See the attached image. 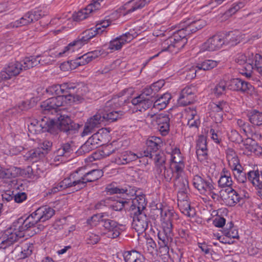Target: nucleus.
<instances>
[{
  "mask_svg": "<svg viewBox=\"0 0 262 262\" xmlns=\"http://www.w3.org/2000/svg\"><path fill=\"white\" fill-rule=\"evenodd\" d=\"M227 227L226 229L223 231V234L226 236L231 237L232 239L235 238H238L239 235L238 231L236 229L233 228V224L232 222H230L227 224Z\"/></svg>",
  "mask_w": 262,
  "mask_h": 262,
  "instance_id": "nucleus-50",
  "label": "nucleus"
},
{
  "mask_svg": "<svg viewBox=\"0 0 262 262\" xmlns=\"http://www.w3.org/2000/svg\"><path fill=\"white\" fill-rule=\"evenodd\" d=\"M19 62L9 64L0 73V82L12 80L23 71Z\"/></svg>",
  "mask_w": 262,
  "mask_h": 262,
  "instance_id": "nucleus-16",
  "label": "nucleus"
},
{
  "mask_svg": "<svg viewBox=\"0 0 262 262\" xmlns=\"http://www.w3.org/2000/svg\"><path fill=\"white\" fill-rule=\"evenodd\" d=\"M243 39V35L238 31H232L229 33L226 37V44L231 46L236 45Z\"/></svg>",
  "mask_w": 262,
  "mask_h": 262,
  "instance_id": "nucleus-40",
  "label": "nucleus"
},
{
  "mask_svg": "<svg viewBox=\"0 0 262 262\" xmlns=\"http://www.w3.org/2000/svg\"><path fill=\"white\" fill-rule=\"evenodd\" d=\"M178 205L181 211L189 217H193L195 215V209L191 207L190 203L187 201L178 202Z\"/></svg>",
  "mask_w": 262,
  "mask_h": 262,
  "instance_id": "nucleus-39",
  "label": "nucleus"
},
{
  "mask_svg": "<svg viewBox=\"0 0 262 262\" xmlns=\"http://www.w3.org/2000/svg\"><path fill=\"white\" fill-rule=\"evenodd\" d=\"M100 55V51L98 50L90 52L76 58L74 60V63L76 66H83L88 63L93 59L99 57Z\"/></svg>",
  "mask_w": 262,
  "mask_h": 262,
  "instance_id": "nucleus-28",
  "label": "nucleus"
},
{
  "mask_svg": "<svg viewBox=\"0 0 262 262\" xmlns=\"http://www.w3.org/2000/svg\"><path fill=\"white\" fill-rule=\"evenodd\" d=\"M123 256L125 262H144V257L136 250L124 251Z\"/></svg>",
  "mask_w": 262,
  "mask_h": 262,
  "instance_id": "nucleus-31",
  "label": "nucleus"
},
{
  "mask_svg": "<svg viewBox=\"0 0 262 262\" xmlns=\"http://www.w3.org/2000/svg\"><path fill=\"white\" fill-rule=\"evenodd\" d=\"M34 15L31 14L30 12L26 13L19 19L16 20L14 22L11 23L10 26L12 28L19 27L25 25H28L29 24L34 21Z\"/></svg>",
  "mask_w": 262,
  "mask_h": 262,
  "instance_id": "nucleus-36",
  "label": "nucleus"
},
{
  "mask_svg": "<svg viewBox=\"0 0 262 262\" xmlns=\"http://www.w3.org/2000/svg\"><path fill=\"white\" fill-rule=\"evenodd\" d=\"M241 168L237 165L232 167L235 178L239 183H244L248 180V174L241 170Z\"/></svg>",
  "mask_w": 262,
  "mask_h": 262,
  "instance_id": "nucleus-45",
  "label": "nucleus"
},
{
  "mask_svg": "<svg viewBox=\"0 0 262 262\" xmlns=\"http://www.w3.org/2000/svg\"><path fill=\"white\" fill-rule=\"evenodd\" d=\"M101 225L103 227L101 234L106 235L108 238H116L120 235L122 232L121 227L122 225L115 220H103Z\"/></svg>",
  "mask_w": 262,
  "mask_h": 262,
  "instance_id": "nucleus-12",
  "label": "nucleus"
},
{
  "mask_svg": "<svg viewBox=\"0 0 262 262\" xmlns=\"http://www.w3.org/2000/svg\"><path fill=\"white\" fill-rule=\"evenodd\" d=\"M101 8L100 4L96 0H93L84 9H81L73 14V19L76 21L82 20L88 18L90 15Z\"/></svg>",
  "mask_w": 262,
  "mask_h": 262,
  "instance_id": "nucleus-20",
  "label": "nucleus"
},
{
  "mask_svg": "<svg viewBox=\"0 0 262 262\" xmlns=\"http://www.w3.org/2000/svg\"><path fill=\"white\" fill-rule=\"evenodd\" d=\"M226 84L224 81H221L214 88L213 92L216 96H220L225 93Z\"/></svg>",
  "mask_w": 262,
  "mask_h": 262,
  "instance_id": "nucleus-54",
  "label": "nucleus"
},
{
  "mask_svg": "<svg viewBox=\"0 0 262 262\" xmlns=\"http://www.w3.org/2000/svg\"><path fill=\"white\" fill-rule=\"evenodd\" d=\"M195 89L194 86H186L184 88L178 100L180 105L184 106L189 104L194 100Z\"/></svg>",
  "mask_w": 262,
  "mask_h": 262,
  "instance_id": "nucleus-23",
  "label": "nucleus"
},
{
  "mask_svg": "<svg viewBox=\"0 0 262 262\" xmlns=\"http://www.w3.org/2000/svg\"><path fill=\"white\" fill-rule=\"evenodd\" d=\"M100 240V236L98 235L93 233H89L86 236V242L88 244H96L99 242Z\"/></svg>",
  "mask_w": 262,
  "mask_h": 262,
  "instance_id": "nucleus-57",
  "label": "nucleus"
},
{
  "mask_svg": "<svg viewBox=\"0 0 262 262\" xmlns=\"http://www.w3.org/2000/svg\"><path fill=\"white\" fill-rule=\"evenodd\" d=\"M21 168L16 167H10L6 169V179H11L20 176Z\"/></svg>",
  "mask_w": 262,
  "mask_h": 262,
  "instance_id": "nucleus-52",
  "label": "nucleus"
},
{
  "mask_svg": "<svg viewBox=\"0 0 262 262\" xmlns=\"http://www.w3.org/2000/svg\"><path fill=\"white\" fill-rule=\"evenodd\" d=\"M91 140H87L84 144H83L80 149L79 151L81 153L83 154L88 153L90 151L95 149L96 148V146H94V145H91V143H90Z\"/></svg>",
  "mask_w": 262,
  "mask_h": 262,
  "instance_id": "nucleus-61",
  "label": "nucleus"
},
{
  "mask_svg": "<svg viewBox=\"0 0 262 262\" xmlns=\"http://www.w3.org/2000/svg\"><path fill=\"white\" fill-rule=\"evenodd\" d=\"M248 180L257 189L262 188L260 171L259 170H251L248 172Z\"/></svg>",
  "mask_w": 262,
  "mask_h": 262,
  "instance_id": "nucleus-33",
  "label": "nucleus"
},
{
  "mask_svg": "<svg viewBox=\"0 0 262 262\" xmlns=\"http://www.w3.org/2000/svg\"><path fill=\"white\" fill-rule=\"evenodd\" d=\"M65 85H53L48 87L46 91L47 92L52 94L57 95L56 97L50 98L42 102L40 106L44 113L46 114L47 111H56L59 107H62L60 110L64 109L63 107L71 105L74 103L81 102L83 99V97L80 95H72L68 94L61 95L64 94L62 89L65 88Z\"/></svg>",
  "mask_w": 262,
  "mask_h": 262,
  "instance_id": "nucleus-2",
  "label": "nucleus"
},
{
  "mask_svg": "<svg viewBox=\"0 0 262 262\" xmlns=\"http://www.w3.org/2000/svg\"><path fill=\"white\" fill-rule=\"evenodd\" d=\"M60 148L64 152L65 157H69L73 152V148L69 142L65 143L61 145Z\"/></svg>",
  "mask_w": 262,
  "mask_h": 262,
  "instance_id": "nucleus-64",
  "label": "nucleus"
},
{
  "mask_svg": "<svg viewBox=\"0 0 262 262\" xmlns=\"http://www.w3.org/2000/svg\"><path fill=\"white\" fill-rule=\"evenodd\" d=\"M139 158H140V156H138L131 151H126L123 154L116 158L114 162L118 165H124L135 161Z\"/></svg>",
  "mask_w": 262,
  "mask_h": 262,
  "instance_id": "nucleus-30",
  "label": "nucleus"
},
{
  "mask_svg": "<svg viewBox=\"0 0 262 262\" xmlns=\"http://www.w3.org/2000/svg\"><path fill=\"white\" fill-rule=\"evenodd\" d=\"M151 156L149 157L154 160L157 169L165 166L166 157L163 152L158 151Z\"/></svg>",
  "mask_w": 262,
  "mask_h": 262,
  "instance_id": "nucleus-47",
  "label": "nucleus"
},
{
  "mask_svg": "<svg viewBox=\"0 0 262 262\" xmlns=\"http://www.w3.org/2000/svg\"><path fill=\"white\" fill-rule=\"evenodd\" d=\"M174 186L178 190L189 191L188 181L186 178H174Z\"/></svg>",
  "mask_w": 262,
  "mask_h": 262,
  "instance_id": "nucleus-48",
  "label": "nucleus"
},
{
  "mask_svg": "<svg viewBox=\"0 0 262 262\" xmlns=\"http://www.w3.org/2000/svg\"><path fill=\"white\" fill-rule=\"evenodd\" d=\"M155 94L151 89V86L146 88L143 93L135 97L132 100V103L134 105V110L142 112L148 108L152 104V101L150 100L149 96Z\"/></svg>",
  "mask_w": 262,
  "mask_h": 262,
  "instance_id": "nucleus-10",
  "label": "nucleus"
},
{
  "mask_svg": "<svg viewBox=\"0 0 262 262\" xmlns=\"http://www.w3.org/2000/svg\"><path fill=\"white\" fill-rule=\"evenodd\" d=\"M163 143L161 138L152 136L148 139L146 141V148L144 150L143 155L141 154L142 157L151 156L159 151L160 148L163 146Z\"/></svg>",
  "mask_w": 262,
  "mask_h": 262,
  "instance_id": "nucleus-18",
  "label": "nucleus"
},
{
  "mask_svg": "<svg viewBox=\"0 0 262 262\" xmlns=\"http://www.w3.org/2000/svg\"><path fill=\"white\" fill-rule=\"evenodd\" d=\"M38 58L39 57L30 56L26 57L22 61L19 62L21 65L22 70H26L39 64Z\"/></svg>",
  "mask_w": 262,
  "mask_h": 262,
  "instance_id": "nucleus-43",
  "label": "nucleus"
},
{
  "mask_svg": "<svg viewBox=\"0 0 262 262\" xmlns=\"http://www.w3.org/2000/svg\"><path fill=\"white\" fill-rule=\"evenodd\" d=\"M232 183L233 182L230 172L225 168H224L221 173L220 179L218 181L219 186L220 187H227L231 188Z\"/></svg>",
  "mask_w": 262,
  "mask_h": 262,
  "instance_id": "nucleus-35",
  "label": "nucleus"
},
{
  "mask_svg": "<svg viewBox=\"0 0 262 262\" xmlns=\"http://www.w3.org/2000/svg\"><path fill=\"white\" fill-rule=\"evenodd\" d=\"M157 171L158 174H161V175L164 177L165 181L168 182L171 181L174 176H175L174 171L172 168L170 167L169 168H166L165 166L160 167V168L157 169Z\"/></svg>",
  "mask_w": 262,
  "mask_h": 262,
  "instance_id": "nucleus-46",
  "label": "nucleus"
},
{
  "mask_svg": "<svg viewBox=\"0 0 262 262\" xmlns=\"http://www.w3.org/2000/svg\"><path fill=\"white\" fill-rule=\"evenodd\" d=\"M193 185L201 193H204L207 191L213 189L214 184L212 179L209 176L195 175L192 180Z\"/></svg>",
  "mask_w": 262,
  "mask_h": 262,
  "instance_id": "nucleus-15",
  "label": "nucleus"
},
{
  "mask_svg": "<svg viewBox=\"0 0 262 262\" xmlns=\"http://www.w3.org/2000/svg\"><path fill=\"white\" fill-rule=\"evenodd\" d=\"M152 211L157 216L160 215L162 231H165L166 229H173V221L179 219L178 215L173 209L163 208L162 205L159 203L156 204V208H153Z\"/></svg>",
  "mask_w": 262,
  "mask_h": 262,
  "instance_id": "nucleus-8",
  "label": "nucleus"
},
{
  "mask_svg": "<svg viewBox=\"0 0 262 262\" xmlns=\"http://www.w3.org/2000/svg\"><path fill=\"white\" fill-rule=\"evenodd\" d=\"M185 250L183 248H171L169 257L172 262H181Z\"/></svg>",
  "mask_w": 262,
  "mask_h": 262,
  "instance_id": "nucleus-49",
  "label": "nucleus"
},
{
  "mask_svg": "<svg viewBox=\"0 0 262 262\" xmlns=\"http://www.w3.org/2000/svg\"><path fill=\"white\" fill-rule=\"evenodd\" d=\"M227 86L233 91H241L250 94L254 91V87L250 83L239 78L231 79L228 82Z\"/></svg>",
  "mask_w": 262,
  "mask_h": 262,
  "instance_id": "nucleus-17",
  "label": "nucleus"
},
{
  "mask_svg": "<svg viewBox=\"0 0 262 262\" xmlns=\"http://www.w3.org/2000/svg\"><path fill=\"white\" fill-rule=\"evenodd\" d=\"M172 13L167 10H161L159 14V21L160 23L168 20L172 16Z\"/></svg>",
  "mask_w": 262,
  "mask_h": 262,
  "instance_id": "nucleus-62",
  "label": "nucleus"
},
{
  "mask_svg": "<svg viewBox=\"0 0 262 262\" xmlns=\"http://www.w3.org/2000/svg\"><path fill=\"white\" fill-rule=\"evenodd\" d=\"M98 34V31L96 30L95 27H94L84 31L81 36H79L77 40L81 43V46H83L84 44L86 43L90 39Z\"/></svg>",
  "mask_w": 262,
  "mask_h": 262,
  "instance_id": "nucleus-37",
  "label": "nucleus"
},
{
  "mask_svg": "<svg viewBox=\"0 0 262 262\" xmlns=\"http://www.w3.org/2000/svg\"><path fill=\"white\" fill-rule=\"evenodd\" d=\"M29 157L32 159L42 158L44 156V153L41 148H37L29 151Z\"/></svg>",
  "mask_w": 262,
  "mask_h": 262,
  "instance_id": "nucleus-59",
  "label": "nucleus"
},
{
  "mask_svg": "<svg viewBox=\"0 0 262 262\" xmlns=\"http://www.w3.org/2000/svg\"><path fill=\"white\" fill-rule=\"evenodd\" d=\"M82 47L81 43L76 39L65 47L62 51L59 52L56 51L54 57H61L69 56L76 51L78 50Z\"/></svg>",
  "mask_w": 262,
  "mask_h": 262,
  "instance_id": "nucleus-25",
  "label": "nucleus"
},
{
  "mask_svg": "<svg viewBox=\"0 0 262 262\" xmlns=\"http://www.w3.org/2000/svg\"><path fill=\"white\" fill-rule=\"evenodd\" d=\"M170 93H166L156 100L154 104V108L158 110L164 108L171 99Z\"/></svg>",
  "mask_w": 262,
  "mask_h": 262,
  "instance_id": "nucleus-41",
  "label": "nucleus"
},
{
  "mask_svg": "<svg viewBox=\"0 0 262 262\" xmlns=\"http://www.w3.org/2000/svg\"><path fill=\"white\" fill-rule=\"evenodd\" d=\"M206 25L203 19L192 20L188 19L182 23V28L173 33L172 35L162 43L163 51H168L171 53H178L187 42L186 36L190 33L195 32Z\"/></svg>",
  "mask_w": 262,
  "mask_h": 262,
  "instance_id": "nucleus-1",
  "label": "nucleus"
},
{
  "mask_svg": "<svg viewBox=\"0 0 262 262\" xmlns=\"http://www.w3.org/2000/svg\"><path fill=\"white\" fill-rule=\"evenodd\" d=\"M208 152L207 138L204 135H200L196 146V154L198 160L201 162L206 161L208 157Z\"/></svg>",
  "mask_w": 262,
  "mask_h": 262,
  "instance_id": "nucleus-21",
  "label": "nucleus"
},
{
  "mask_svg": "<svg viewBox=\"0 0 262 262\" xmlns=\"http://www.w3.org/2000/svg\"><path fill=\"white\" fill-rule=\"evenodd\" d=\"M33 248V246L32 244H25L23 247L20 259L24 260L25 258L30 256L32 254Z\"/></svg>",
  "mask_w": 262,
  "mask_h": 262,
  "instance_id": "nucleus-53",
  "label": "nucleus"
},
{
  "mask_svg": "<svg viewBox=\"0 0 262 262\" xmlns=\"http://www.w3.org/2000/svg\"><path fill=\"white\" fill-rule=\"evenodd\" d=\"M20 176L28 178L36 179L40 177V173L37 171H35V167L28 166L25 168H21Z\"/></svg>",
  "mask_w": 262,
  "mask_h": 262,
  "instance_id": "nucleus-44",
  "label": "nucleus"
},
{
  "mask_svg": "<svg viewBox=\"0 0 262 262\" xmlns=\"http://www.w3.org/2000/svg\"><path fill=\"white\" fill-rule=\"evenodd\" d=\"M122 189L118 187H116L114 184H111L108 185L105 189L107 194H120L122 195Z\"/></svg>",
  "mask_w": 262,
  "mask_h": 262,
  "instance_id": "nucleus-55",
  "label": "nucleus"
},
{
  "mask_svg": "<svg viewBox=\"0 0 262 262\" xmlns=\"http://www.w3.org/2000/svg\"><path fill=\"white\" fill-rule=\"evenodd\" d=\"M70 14H62V16L58 15L51 20L50 24L53 26H59L61 24H64L66 23V21H71L70 20Z\"/></svg>",
  "mask_w": 262,
  "mask_h": 262,
  "instance_id": "nucleus-51",
  "label": "nucleus"
},
{
  "mask_svg": "<svg viewBox=\"0 0 262 262\" xmlns=\"http://www.w3.org/2000/svg\"><path fill=\"white\" fill-rule=\"evenodd\" d=\"M201 124L199 116H191V119H188L187 125L190 128H198Z\"/></svg>",
  "mask_w": 262,
  "mask_h": 262,
  "instance_id": "nucleus-60",
  "label": "nucleus"
},
{
  "mask_svg": "<svg viewBox=\"0 0 262 262\" xmlns=\"http://www.w3.org/2000/svg\"><path fill=\"white\" fill-rule=\"evenodd\" d=\"M171 164L170 167L172 168L175 174V178L178 179L182 177L185 167L184 163L183 161L179 160L177 161L175 157L172 155L171 156Z\"/></svg>",
  "mask_w": 262,
  "mask_h": 262,
  "instance_id": "nucleus-34",
  "label": "nucleus"
},
{
  "mask_svg": "<svg viewBox=\"0 0 262 262\" xmlns=\"http://www.w3.org/2000/svg\"><path fill=\"white\" fill-rule=\"evenodd\" d=\"M229 108L228 105L224 101L210 103L208 105L209 113L211 114L225 115L229 112Z\"/></svg>",
  "mask_w": 262,
  "mask_h": 262,
  "instance_id": "nucleus-29",
  "label": "nucleus"
},
{
  "mask_svg": "<svg viewBox=\"0 0 262 262\" xmlns=\"http://www.w3.org/2000/svg\"><path fill=\"white\" fill-rule=\"evenodd\" d=\"M217 65V62L215 60H206L202 62L201 64L198 65L196 67H192L190 69L191 72H192V75L191 76L192 77H194L196 76V72L197 68L198 70H209L212 69Z\"/></svg>",
  "mask_w": 262,
  "mask_h": 262,
  "instance_id": "nucleus-32",
  "label": "nucleus"
},
{
  "mask_svg": "<svg viewBox=\"0 0 262 262\" xmlns=\"http://www.w3.org/2000/svg\"><path fill=\"white\" fill-rule=\"evenodd\" d=\"M72 180L71 173L68 177L64 178L63 180L57 184H55L54 186L49 190V194H54L57 192L67 189L71 188L73 192H76L75 189V185Z\"/></svg>",
  "mask_w": 262,
  "mask_h": 262,
  "instance_id": "nucleus-22",
  "label": "nucleus"
},
{
  "mask_svg": "<svg viewBox=\"0 0 262 262\" xmlns=\"http://www.w3.org/2000/svg\"><path fill=\"white\" fill-rule=\"evenodd\" d=\"M54 214L55 210L52 208L47 205L40 207L31 214V217H32L35 226H37L36 230H34L35 232L37 233L42 231L44 228V226L38 224V223L44 222L49 220Z\"/></svg>",
  "mask_w": 262,
  "mask_h": 262,
  "instance_id": "nucleus-9",
  "label": "nucleus"
},
{
  "mask_svg": "<svg viewBox=\"0 0 262 262\" xmlns=\"http://www.w3.org/2000/svg\"><path fill=\"white\" fill-rule=\"evenodd\" d=\"M132 204L130 206V213L145 212L146 202L145 195L136 196L132 201Z\"/></svg>",
  "mask_w": 262,
  "mask_h": 262,
  "instance_id": "nucleus-24",
  "label": "nucleus"
},
{
  "mask_svg": "<svg viewBox=\"0 0 262 262\" xmlns=\"http://www.w3.org/2000/svg\"><path fill=\"white\" fill-rule=\"evenodd\" d=\"M81 169H79L71 173L72 180L74 183L75 189L78 191L87 185L88 182H92L98 180L103 175L102 170L93 169L85 173H80Z\"/></svg>",
  "mask_w": 262,
  "mask_h": 262,
  "instance_id": "nucleus-7",
  "label": "nucleus"
},
{
  "mask_svg": "<svg viewBox=\"0 0 262 262\" xmlns=\"http://www.w3.org/2000/svg\"><path fill=\"white\" fill-rule=\"evenodd\" d=\"M117 116H92L84 124L83 131L80 133V136L84 137L96 131L102 126H106L112 122H115L121 119Z\"/></svg>",
  "mask_w": 262,
  "mask_h": 262,
  "instance_id": "nucleus-6",
  "label": "nucleus"
},
{
  "mask_svg": "<svg viewBox=\"0 0 262 262\" xmlns=\"http://www.w3.org/2000/svg\"><path fill=\"white\" fill-rule=\"evenodd\" d=\"M109 198L101 200L100 202L96 205V209H102L103 207H107L109 209H111L113 211H120L123 209L125 204L127 203L126 201H117L109 204Z\"/></svg>",
  "mask_w": 262,
  "mask_h": 262,
  "instance_id": "nucleus-26",
  "label": "nucleus"
},
{
  "mask_svg": "<svg viewBox=\"0 0 262 262\" xmlns=\"http://www.w3.org/2000/svg\"><path fill=\"white\" fill-rule=\"evenodd\" d=\"M225 44H226V41L223 37L215 35L208 39L202 45L201 50L214 51L220 49Z\"/></svg>",
  "mask_w": 262,
  "mask_h": 262,
  "instance_id": "nucleus-19",
  "label": "nucleus"
},
{
  "mask_svg": "<svg viewBox=\"0 0 262 262\" xmlns=\"http://www.w3.org/2000/svg\"><path fill=\"white\" fill-rule=\"evenodd\" d=\"M143 7L144 3L142 0H131L122 6L121 11L124 15H126Z\"/></svg>",
  "mask_w": 262,
  "mask_h": 262,
  "instance_id": "nucleus-27",
  "label": "nucleus"
},
{
  "mask_svg": "<svg viewBox=\"0 0 262 262\" xmlns=\"http://www.w3.org/2000/svg\"><path fill=\"white\" fill-rule=\"evenodd\" d=\"M32 217L30 215L26 216H21L15 220L11 226L5 231V239L1 242V248L6 249L7 247L13 245L19 238L25 236V232L31 228L35 227Z\"/></svg>",
  "mask_w": 262,
  "mask_h": 262,
  "instance_id": "nucleus-3",
  "label": "nucleus"
},
{
  "mask_svg": "<svg viewBox=\"0 0 262 262\" xmlns=\"http://www.w3.org/2000/svg\"><path fill=\"white\" fill-rule=\"evenodd\" d=\"M133 215L132 227L138 234H142L148 228L150 223L149 218L145 212L130 213Z\"/></svg>",
  "mask_w": 262,
  "mask_h": 262,
  "instance_id": "nucleus-13",
  "label": "nucleus"
},
{
  "mask_svg": "<svg viewBox=\"0 0 262 262\" xmlns=\"http://www.w3.org/2000/svg\"><path fill=\"white\" fill-rule=\"evenodd\" d=\"M173 236L172 229H166L165 231H160L158 233V236L159 239V245H160L159 251L161 255H168L169 256L170 253L169 248L173 244Z\"/></svg>",
  "mask_w": 262,
  "mask_h": 262,
  "instance_id": "nucleus-11",
  "label": "nucleus"
},
{
  "mask_svg": "<svg viewBox=\"0 0 262 262\" xmlns=\"http://www.w3.org/2000/svg\"><path fill=\"white\" fill-rule=\"evenodd\" d=\"M227 190L228 198L226 199V202L228 205L233 206L240 202L242 198L236 191L232 188H227L226 191Z\"/></svg>",
  "mask_w": 262,
  "mask_h": 262,
  "instance_id": "nucleus-38",
  "label": "nucleus"
},
{
  "mask_svg": "<svg viewBox=\"0 0 262 262\" xmlns=\"http://www.w3.org/2000/svg\"><path fill=\"white\" fill-rule=\"evenodd\" d=\"M110 24L111 22L109 20H103L98 23L95 27L99 34H101L105 31L106 28L110 26Z\"/></svg>",
  "mask_w": 262,
  "mask_h": 262,
  "instance_id": "nucleus-58",
  "label": "nucleus"
},
{
  "mask_svg": "<svg viewBox=\"0 0 262 262\" xmlns=\"http://www.w3.org/2000/svg\"><path fill=\"white\" fill-rule=\"evenodd\" d=\"M226 153L227 160H228L229 164L231 167L236 165L241 167L237 155L233 148H228L226 150Z\"/></svg>",
  "mask_w": 262,
  "mask_h": 262,
  "instance_id": "nucleus-42",
  "label": "nucleus"
},
{
  "mask_svg": "<svg viewBox=\"0 0 262 262\" xmlns=\"http://www.w3.org/2000/svg\"><path fill=\"white\" fill-rule=\"evenodd\" d=\"M47 10H44L41 8L35 9L34 11H31L30 13L33 15H34V21L37 20L42 16L45 15L47 13Z\"/></svg>",
  "mask_w": 262,
  "mask_h": 262,
  "instance_id": "nucleus-63",
  "label": "nucleus"
},
{
  "mask_svg": "<svg viewBox=\"0 0 262 262\" xmlns=\"http://www.w3.org/2000/svg\"><path fill=\"white\" fill-rule=\"evenodd\" d=\"M235 60L243 66L246 72L242 74L247 77L251 76L253 70L256 71L262 76V57L259 54H254L250 52L239 53L236 56Z\"/></svg>",
  "mask_w": 262,
  "mask_h": 262,
  "instance_id": "nucleus-5",
  "label": "nucleus"
},
{
  "mask_svg": "<svg viewBox=\"0 0 262 262\" xmlns=\"http://www.w3.org/2000/svg\"><path fill=\"white\" fill-rule=\"evenodd\" d=\"M137 35L136 32L130 30L129 32L110 41L107 49L111 52L120 50L124 45L131 41Z\"/></svg>",
  "mask_w": 262,
  "mask_h": 262,
  "instance_id": "nucleus-14",
  "label": "nucleus"
},
{
  "mask_svg": "<svg viewBox=\"0 0 262 262\" xmlns=\"http://www.w3.org/2000/svg\"><path fill=\"white\" fill-rule=\"evenodd\" d=\"M40 126L42 128L51 129L57 126L69 136L78 134V129L82 126L75 123L69 116H59L57 120L51 119L46 116L43 118L40 117Z\"/></svg>",
  "mask_w": 262,
  "mask_h": 262,
  "instance_id": "nucleus-4",
  "label": "nucleus"
},
{
  "mask_svg": "<svg viewBox=\"0 0 262 262\" xmlns=\"http://www.w3.org/2000/svg\"><path fill=\"white\" fill-rule=\"evenodd\" d=\"M55 53H52L49 56H47L46 55L42 56L41 57L38 56L39 58H38V61H39V64L41 65H46L51 63V62L54 60V58H56L54 57Z\"/></svg>",
  "mask_w": 262,
  "mask_h": 262,
  "instance_id": "nucleus-56",
  "label": "nucleus"
}]
</instances>
